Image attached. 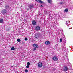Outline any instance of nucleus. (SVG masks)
Masks as SVG:
<instances>
[{
	"label": "nucleus",
	"instance_id": "obj_22",
	"mask_svg": "<svg viewBox=\"0 0 73 73\" xmlns=\"http://www.w3.org/2000/svg\"><path fill=\"white\" fill-rule=\"evenodd\" d=\"M29 67V66H28V65H27L26 66V68H28Z\"/></svg>",
	"mask_w": 73,
	"mask_h": 73
},
{
	"label": "nucleus",
	"instance_id": "obj_30",
	"mask_svg": "<svg viewBox=\"0 0 73 73\" xmlns=\"http://www.w3.org/2000/svg\"><path fill=\"white\" fill-rule=\"evenodd\" d=\"M41 7H43V6L42 5H41Z\"/></svg>",
	"mask_w": 73,
	"mask_h": 73
},
{
	"label": "nucleus",
	"instance_id": "obj_10",
	"mask_svg": "<svg viewBox=\"0 0 73 73\" xmlns=\"http://www.w3.org/2000/svg\"><path fill=\"white\" fill-rule=\"evenodd\" d=\"M36 1L41 4H44V2L41 0H35Z\"/></svg>",
	"mask_w": 73,
	"mask_h": 73
},
{
	"label": "nucleus",
	"instance_id": "obj_15",
	"mask_svg": "<svg viewBox=\"0 0 73 73\" xmlns=\"http://www.w3.org/2000/svg\"><path fill=\"white\" fill-rule=\"evenodd\" d=\"M3 19H0V23H3Z\"/></svg>",
	"mask_w": 73,
	"mask_h": 73
},
{
	"label": "nucleus",
	"instance_id": "obj_26",
	"mask_svg": "<svg viewBox=\"0 0 73 73\" xmlns=\"http://www.w3.org/2000/svg\"><path fill=\"white\" fill-rule=\"evenodd\" d=\"M67 21H66V24L67 26H68V25L69 24H68V23H67Z\"/></svg>",
	"mask_w": 73,
	"mask_h": 73
},
{
	"label": "nucleus",
	"instance_id": "obj_16",
	"mask_svg": "<svg viewBox=\"0 0 73 73\" xmlns=\"http://www.w3.org/2000/svg\"><path fill=\"white\" fill-rule=\"evenodd\" d=\"M15 49H16L15 48V47L14 46H13L12 47L11 49L10 50H15Z\"/></svg>",
	"mask_w": 73,
	"mask_h": 73
},
{
	"label": "nucleus",
	"instance_id": "obj_23",
	"mask_svg": "<svg viewBox=\"0 0 73 73\" xmlns=\"http://www.w3.org/2000/svg\"><path fill=\"white\" fill-rule=\"evenodd\" d=\"M51 12V11H48V13H49V15H50V14Z\"/></svg>",
	"mask_w": 73,
	"mask_h": 73
},
{
	"label": "nucleus",
	"instance_id": "obj_28",
	"mask_svg": "<svg viewBox=\"0 0 73 73\" xmlns=\"http://www.w3.org/2000/svg\"><path fill=\"white\" fill-rule=\"evenodd\" d=\"M60 4H63V3L61 2L60 3Z\"/></svg>",
	"mask_w": 73,
	"mask_h": 73
},
{
	"label": "nucleus",
	"instance_id": "obj_20",
	"mask_svg": "<svg viewBox=\"0 0 73 73\" xmlns=\"http://www.w3.org/2000/svg\"><path fill=\"white\" fill-rule=\"evenodd\" d=\"M27 65H28L29 66L30 65V63L29 62H28L27 63Z\"/></svg>",
	"mask_w": 73,
	"mask_h": 73
},
{
	"label": "nucleus",
	"instance_id": "obj_3",
	"mask_svg": "<svg viewBox=\"0 0 73 73\" xmlns=\"http://www.w3.org/2000/svg\"><path fill=\"white\" fill-rule=\"evenodd\" d=\"M28 7L30 8V9L31 10L32 9V8H34V5L32 4H30L28 5Z\"/></svg>",
	"mask_w": 73,
	"mask_h": 73
},
{
	"label": "nucleus",
	"instance_id": "obj_8",
	"mask_svg": "<svg viewBox=\"0 0 73 73\" xmlns=\"http://www.w3.org/2000/svg\"><path fill=\"white\" fill-rule=\"evenodd\" d=\"M32 24L33 25H37V23L35 20H33L32 21Z\"/></svg>",
	"mask_w": 73,
	"mask_h": 73
},
{
	"label": "nucleus",
	"instance_id": "obj_5",
	"mask_svg": "<svg viewBox=\"0 0 73 73\" xmlns=\"http://www.w3.org/2000/svg\"><path fill=\"white\" fill-rule=\"evenodd\" d=\"M7 10L6 9H4L2 11L1 13L3 14V15H5V13H7Z\"/></svg>",
	"mask_w": 73,
	"mask_h": 73
},
{
	"label": "nucleus",
	"instance_id": "obj_14",
	"mask_svg": "<svg viewBox=\"0 0 73 73\" xmlns=\"http://www.w3.org/2000/svg\"><path fill=\"white\" fill-rule=\"evenodd\" d=\"M11 29V28H10V27H7L6 28V31H9Z\"/></svg>",
	"mask_w": 73,
	"mask_h": 73
},
{
	"label": "nucleus",
	"instance_id": "obj_35",
	"mask_svg": "<svg viewBox=\"0 0 73 73\" xmlns=\"http://www.w3.org/2000/svg\"><path fill=\"white\" fill-rule=\"evenodd\" d=\"M69 29H70V28H69Z\"/></svg>",
	"mask_w": 73,
	"mask_h": 73
},
{
	"label": "nucleus",
	"instance_id": "obj_31",
	"mask_svg": "<svg viewBox=\"0 0 73 73\" xmlns=\"http://www.w3.org/2000/svg\"><path fill=\"white\" fill-rule=\"evenodd\" d=\"M46 13L47 14L48 13H47V12L46 11Z\"/></svg>",
	"mask_w": 73,
	"mask_h": 73
},
{
	"label": "nucleus",
	"instance_id": "obj_32",
	"mask_svg": "<svg viewBox=\"0 0 73 73\" xmlns=\"http://www.w3.org/2000/svg\"><path fill=\"white\" fill-rule=\"evenodd\" d=\"M11 67H12V68H13V66H11Z\"/></svg>",
	"mask_w": 73,
	"mask_h": 73
},
{
	"label": "nucleus",
	"instance_id": "obj_9",
	"mask_svg": "<svg viewBox=\"0 0 73 73\" xmlns=\"http://www.w3.org/2000/svg\"><path fill=\"white\" fill-rule=\"evenodd\" d=\"M52 60L54 61H57L58 60V58L56 56H54L52 58Z\"/></svg>",
	"mask_w": 73,
	"mask_h": 73
},
{
	"label": "nucleus",
	"instance_id": "obj_34",
	"mask_svg": "<svg viewBox=\"0 0 73 73\" xmlns=\"http://www.w3.org/2000/svg\"><path fill=\"white\" fill-rule=\"evenodd\" d=\"M66 41L65 42V43H66Z\"/></svg>",
	"mask_w": 73,
	"mask_h": 73
},
{
	"label": "nucleus",
	"instance_id": "obj_13",
	"mask_svg": "<svg viewBox=\"0 0 73 73\" xmlns=\"http://www.w3.org/2000/svg\"><path fill=\"white\" fill-rule=\"evenodd\" d=\"M45 44L46 45H49L50 44V42L49 41H47L45 42Z\"/></svg>",
	"mask_w": 73,
	"mask_h": 73
},
{
	"label": "nucleus",
	"instance_id": "obj_19",
	"mask_svg": "<svg viewBox=\"0 0 73 73\" xmlns=\"http://www.w3.org/2000/svg\"><path fill=\"white\" fill-rule=\"evenodd\" d=\"M25 73H28V70L27 69L25 70Z\"/></svg>",
	"mask_w": 73,
	"mask_h": 73
},
{
	"label": "nucleus",
	"instance_id": "obj_33",
	"mask_svg": "<svg viewBox=\"0 0 73 73\" xmlns=\"http://www.w3.org/2000/svg\"><path fill=\"white\" fill-rule=\"evenodd\" d=\"M58 25H59L58 24H57Z\"/></svg>",
	"mask_w": 73,
	"mask_h": 73
},
{
	"label": "nucleus",
	"instance_id": "obj_11",
	"mask_svg": "<svg viewBox=\"0 0 73 73\" xmlns=\"http://www.w3.org/2000/svg\"><path fill=\"white\" fill-rule=\"evenodd\" d=\"M5 8L6 9L8 10L9 9V5H5Z\"/></svg>",
	"mask_w": 73,
	"mask_h": 73
},
{
	"label": "nucleus",
	"instance_id": "obj_18",
	"mask_svg": "<svg viewBox=\"0 0 73 73\" xmlns=\"http://www.w3.org/2000/svg\"><path fill=\"white\" fill-rule=\"evenodd\" d=\"M17 41L19 42H20L21 41V40L20 39H17Z\"/></svg>",
	"mask_w": 73,
	"mask_h": 73
},
{
	"label": "nucleus",
	"instance_id": "obj_21",
	"mask_svg": "<svg viewBox=\"0 0 73 73\" xmlns=\"http://www.w3.org/2000/svg\"><path fill=\"white\" fill-rule=\"evenodd\" d=\"M25 41H27L28 40V38L27 37H26L25 38Z\"/></svg>",
	"mask_w": 73,
	"mask_h": 73
},
{
	"label": "nucleus",
	"instance_id": "obj_25",
	"mask_svg": "<svg viewBox=\"0 0 73 73\" xmlns=\"http://www.w3.org/2000/svg\"><path fill=\"white\" fill-rule=\"evenodd\" d=\"M62 46H63V47L65 46V44H64V43H63V44H62Z\"/></svg>",
	"mask_w": 73,
	"mask_h": 73
},
{
	"label": "nucleus",
	"instance_id": "obj_24",
	"mask_svg": "<svg viewBox=\"0 0 73 73\" xmlns=\"http://www.w3.org/2000/svg\"><path fill=\"white\" fill-rule=\"evenodd\" d=\"M62 41V39H60V42H61Z\"/></svg>",
	"mask_w": 73,
	"mask_h": 73
},
{
	"label": "nucleus",
	"instance_id": "obj_6",
	"mask_svg": "<svg viewBox=\"0 0 73 73\" xmlns=\"http://www.w3.org/2000/svg\"><path fill=\"white\" fill-rule=\"evenodd\" d=\"M32 46L35 48H37L38 47V45L36 44H33L32 45Z\"/></svg>",
	"mask_w": 73,
	"mask_h": 73
},
{
	"label": "nucleus",
	"instance_id": "obj_2",
	"mask_svg": "<svg viewBox=\"0 0 73 73\" xmlns=\"http://www.w3.org/2000/svg\"><path fill=\"white\" fill-rule=\"evenodd\" d=\"M47 1L49 4H50V5H49V7H52V0H48Z\"/></svg>",
	"mask_w": 73,
	"mask_h": 73
},
{
	"label": "nucleus",
	"instance_id": "obj_17",
	"mask_svg": "<svg viewBox=\"0 0 73 73\" xmlns=\"http://www.w3.org/2000/svg\"><path fill=\"white\" fill-rule=\"evenodd\" d=\"M68 9L66 8L64 10V12H68Z\"/></svg>",
	"mask_w": 73,
	"mask_h": 73
},
{
	"label": "nucleus",
	"instance_id": "obj_7",
	"mask_svg": "<svg viewBox=\"0 0 73 73\" xmlns=\"http://www.w3.org/2000/svg\"><path fill=\"white\" fill-rule=\"evenodd\" d=\"M38 65L39 68H41L42 67V63L41 62H39L38 63Z\"/></svg>",
	"mask_w": 73,
	"mask_h": 73
},
{
	"label": "nucleus",
	"instance_id": "obj_12",
	"mask_svg": "<svg viewBox=\"0 0 73 73\" xmlns=\"http://www.w3.org/2000/svg\"><path fill=\"white\" fill-rule=\"evenodd\" d=\"M68 67L66 66H65L64 68V71H65V72H66V71H68Z\"/></svg>",
	"mask_w": 73,
	"mask_h": 73
},
{
	"label": "nucleus",
	"instance_id": "obj_1",
	"mask_svg": "<svg viewBox=\"0 0 73 73\" xmlns=\"http://www.w3.org/2000/svg\"><path fill=\"white\" fill-rule=\"evenodd\" d=\"M41 36V34L40 33H36L34 37L36 39H38L39 37Z\"/></svg>",
	"mask_w": 73,
	"mask_h": 73
},
{
	"label": "nucleus",
	"instance_id": "obj_4",
	"mask_svg": "<svg viewBox=\"0 0 73 73\" xmlns=\"http://www.w3.org/2000/svg\"><path fill=\"white\" fill-rule=\"evenodd\" d=\"M35 29L36 31H40L41 29V27L39 26H36L35 27Z\"/></svg>",
	"mask_w": 73,
	"mask_h": 73
},
{
	"label": "nucleus",
	"instance_id": "obj_27",
	"mask_svg": "<svg viewBox=\"0 0 73 73\" xmlns=\"http://www.w3.org/2000/svg\"><path fill=\"white\" fill-rule=\"evenodd\" d=\"M36 48H34V50H33V51H35V50H36Z\"/></svg>",
	"mask_w": 73,
	"mask_h": 73
},
{
	"label": "nucleus",
	"instance_id": "obj_29",
	"mask_svg": "<svg viewBox=\"0 0 73 73\" xmlns=\"http://www.w3.org/2000/svg\"><path fill=\"white\" fill-rule=\"evenodd\" d=\"M27 11H28L29 10V9L28 8L27 9Z\"/></svg>",
	"mask_w": 73,
	"mask_h": 73
}]
</instances>
